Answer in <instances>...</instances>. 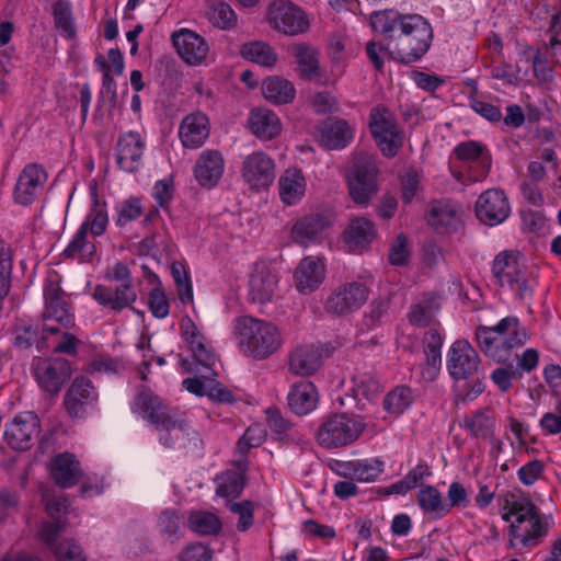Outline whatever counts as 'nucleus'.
Listing matches in <instances>:
<instances>
[{"instance_id": "nucleus-1", "label": "nucleus", "mask_w": 561, "mask_h": 561, "mask_svg": "<svg viewBox=\"0 0 561 561\" xmlns=\"http://www.w3.org/2000/svg\"><path fill=\"white\" fill-rule=\"evenodd\" d=\"M370 26L383 36V45L379 49L407 66L423 58L434 36L432 25L424 16L397 10L373 12Z\"/></svg>"}, {"instance_id": "nucleus-2", "label": "nucleus", "mask_w": 561, "mask_h": 561, "mask_svg": "<svg viewBox=\"0 0 561 561\" xmlns=\"http://www.w3.org/2000/svg\"><path fill=\"white\" fill-rule=\"evenodd\" d=\"M503 508V519L511 522L510 546L514 549L536 546L547 535L548 526L542 523L533 503L507 493Z\"/></svg>"}, {"instance_id": "nucleus-3", "label": "nucleus", "mask_w": 561, "mask_h": 561, "mask_svg": "<svg viewBox=\"0 0 561 561\" xmlns=\"http://www.w3.org/2000/svg\"><path fill=\"white\" fill-rule=\"evenodd\" d=\"M131 409L134 412L145 413L148 421L163 433L160 440L164 446H184L188 440L190 428L185 420L172 413L149 389L141 390L135 397Z\"/></svg>"}, {"instance_id": "nucleus-4", "label": "nucleus", "mask_w": 561, "mask_h": 561, "mask_svg": "<svg viewBox=\"0 0 561 561\" xmlns=\"http://www.w3.org/2000/svg\"><path fill=\"white\" fill-rule=\"evenodd\" d=\"M234 329L240 350L255 359L270 357L282 345L280 332L272 322L243 316L236 319Z\"/></svg>"}, {"instance_id": "nucleus-5", "label": "nucleus", "mask_w": 561, "mask_h": 561, "mask_svg": "<svg viewBox=\"0 0 561 561\" xmlns=\"http://www.w3.org/2000/svg\"><path fill=\"white\" fill-rule=\"evenodd\" d=\"M527 339V332L519 327L516 317H506L494 327L480 325L476 330L480 350L497 363H505L511 351L524 345Z\"/></svg>"}, {"instance_id": "nucleus-6", "label": "nucleus", "mask_w": 561, "mask_h": 561, "mask_svg": "<svg viewBox=\"0 0 561 561\" xmlns=\"http://www.w3.org/2000/svg\"><path fill=\"white\" fill-rule=\"evenodd\" d=\"M366 427L359 415L335 413L330 415L317 431V440L320 446L332 449L348 446L355 443Z\"/></svg>"}, {"instance_id": "nucleus-7", "label": "nucleus", "mask_w": 561, "mask_h": 561, "mask_svg": "<svg viewBox=\"0 0 561 561\" xmlns=\"http://www.w3.org/2000/svg\"><path fill=\"white\" fill-rule=\"evenodd\" d=\"M335 220L333 207L319 206L294 221L289 237L294 243L302 247L320 243L329 236Z\"/></svg>"}, {"instance_id": "nucleus-8", "label": "nucleus", "mask_w": 561, "mask_h": 561, "mask_svg": "<svg viewBox=\"0 0 561 561\" xmlns=\"http://www.w3.org/2000/svg\"><path fill=\"white\" fill-rule=\"evenodd\" d=\"M492 274L500 286L507 285L515 291L518 299L531 296L535 282L519 264L517 256L512 251L499 253L492 265Z\"/></svg>"}, {"instance_id": "nucleus-9", "label": "nucleus", "mask_w": 561, "mask_h": 561, "mask_svg": "<svg viewBox=\"0 0 561 561\" xmlns=\"http://www.w3.org/2000/svg\"><path fill=\"white\" fill-rule=\"evenodd\" d=\"M369 129L382 154L393 158L403 145V137L392 113L385 106L373 107L369 114Z\"/></svg>"}, {"instance_id": "nucleus-10", "label": "nucleus", "mask_w": 561, "mask_h": 561, "mask_svg": "<svg viewBox=\"0 0 561 561\" xmlns=\"http://www.w3.org/2000/svg\"><path fill=\"white\" fill-rule=\"evenodd\" d=\"M378 169L370 156L354 159L347 173L350 195L357 204H366L378 191Z\"/></svg>"}, {"instance_id": "nucleus-11", "label": "nucleus", "mask_w": 561, "mask_h": 561, "mask_svg": "<svg viewBox=\"0 0 561 561\" xmlns=\"http://www.w3.org/2000/svg\"><path fill=\"white\" fill-rule=\"evenodd\" d=\"M446 366L455 381L469 380L477 375H484L478 352L463 339L456 340L449 347Z\"/></svg>"}, {"instance_id": "nucleus-12", "label": "nucleus", "mask_w": 561, "mask_h": 561, "mask_svg": "<svg viewBox=\"0 0 561 561\" xmlns=\"http://www.w3.org/2000/svg\"><path fill=\"white\" fill-rule=\"evenodd\" d=\"M43 502L47 514L55 522H44L38 537L48 547H53L59 534L69 525V517H77V513L70 510L68 497L60 493H43Z\"/></svg>"}, {"instance_id": "nucleus-13", "label": "nucleus", "mask_w": 561, "mask_h": 561, "mask_svg": "<svg viewBox=\"0 0 561 561\" xmlns=\"http://www.w3.org/2000/svg\"><path fill=\"white\" fill-rule=\"evenodd\" d=\"M267 21L274 30L290 36L309 28L306 13L290 1H273L268 7Z\"/></svg>"}, {"instance_id": "nucleus-14", "label": "nucleus", "mask_w": 561, "mask_h": 561, "mask_svg": "<svg viewBox=\"0 0 561 561\" xmlns=\"http://www.w3.org/2000/svg\"><path fill=\"white\" fill-rule=\"evenodd\" d=\"M39 433V417L34 412L25 411L16 414L5 425L4 439L12 449L25 451L34 445Z\"/></svg>"}, {"instance_id": "nucleus-15", "label": "nucleus", "mask_w": 561, "mask_h": 561, "mask_svg": "<svg viewBox=\"0 0 561 561\" xmlns=\"http://www.w3.org/2000/svg\"><path fill=\"white\" fill-rule=\"evenodd\" d=\"M369 291V285L366 283L357 280L345 283L328 297L325 310L337 316L356 311L367 301Z\"/></svg>"}, {"instance_id": "nucleus-16", "label": "nucleus", "mask_w": 561, "mask_h": 561, "mask_svg": "<svg viewBox=\"0 0 561 561\" xmlns=\"http://www.w3.org/2000/svg\"><path fill=\"white\" fill-rule=\"evenodd\" d=\"M44 321H56L64 329L75 327L72 306L68 301L67 294L62 290L58 282L46 280L44 286Z\"/></svg>"}, {"instance_id": "nucleus-17", "label": "nucleus", "mask_w": 561, "mask_h": 561, "mask_svg": "<svg viewBox=\"0 0 561 561\" xmlns=\"http://www.w3.org/2000/svg\"><path fill=\"white\" fill-rule=\"evenodd\" d=\"M45 169L38 163L26 164L18 176L13 199L21 206L32 205L42 193L47 181Z\"/></svg>"}, {"instance_id": "nucleus-18", "label": "nucleus", "mask_w": 561, "mask_h": 561, "mask_svg": "<svg viewBox=\"0 0 561 561\" xmlns=\"http://www.w3.org/2000/svg\"><path fill=\"white\" fill-rule=\"evenodd\" d=\"M511 214L508 198L500 188L484 191L476 202L477 218L484 225L502 224Z\"/></svg>"}, {"instance_id": "nucleus-19", "label": "nucleus", "mask_w": 561, "mask_h": 561, "mask_svg": "<svg viewBox=\"0 0 561 561\" xmlns=\"http://www.w3.org/2000/svg\"><path fill=\"white\" fill-rule=\"evenodd\" d=\"M34 375L39 387L51 394H57L71 376L70 363L61 357L38 360Z\"/></svg>"}, {"instance_id": "nucleus-20", "label": "nucleus", "mask_w": 561, "mask_h": 561, "mask_svg": "<svg viewBox=\"0 0 561 561\" xmlns=\"http://www.w3.org/2000/svg\"><path fill=\"white\" fill-rule=\"evenodd\" d=\"M98 392L87 377H76L68 388L64 405L71 417H83L98 401Z\"/></svg>"}, {"instance_id": "nucleus-21", "label": "nucleus", "mask_w": 561, "mask_h": 561, "mask_svg": "<svg viewBox=\"0 0 561 561\" xmlns=\"http://www.w3.org/2000/svg\"><path fill=\"white\" fill-rule=\"evenodd\" d=\"M146 142L138 131L129 130L119 135L115 157L118 168L125 172H136L142 164Z\"/></svg>"}, {"instance_id": "nucleus-22", "label": "nucleus", "mask_w": 561, "mask_h": 561, "mask_svg": "<svg viewBox=\"0 0 561 561\" xmlns=\"http://www.w3.org/2000/svg\"><path fill=\"white\" fill-rule=\"evenodd\" d=\"M180 330L182 337L190 345L196 365L205 368L209 375H216L213 368L216 362L215 354L206 346L205 337L191 317L184 316L182 318Z\"/></svg>"}, {"instance_id": "nucleus-23", "label": "nucleus", "mask_w": 561, "mask_h": 561, "mask_svg": "<svg viewBox=\"0 0 561 561\" xmlns=\"http://www.w3.org/2000/svg\"><path fill=\"white\" fill-rule=\"evenodd\" d=\"M172 44L179 56L191 66H197L206 58L209 46L196 32L181 28L172 34Z\"/></svg>"}, {"instance_id": "nucleus-24", "label": "nucleus", "mask_w": 561, "mask_h": 561, "mask_svg": "<svg viewBox=\"0 0 561 561\" xmlns=\"http://www.w3.org/2000/svg\"><path fill=\"white\" fill-rule=\"evenodd\" d=\"M242 176L253 188L267 187L275 178L274 162L262 151L253 152L243 161Z\"/></svg>"}, {"instance_id": "nucleus-25", "label": "nucleus", "mask_w": 561, "mask_h": 561, "mask_svg": "<svg viewBox=\"0 0 561 561\" xmlns=\"http://www.w3.org/2000/svg\"><path fill=\"white\" fill-rule=\"evenodd\" d=\"M462 208L451 199L434 201L427 215L428 224L440 233L455 232L462 225Z\"/></svg>"}, {"instance_id": "nucleus-26", "label": "nucleus", "mask_w": 561, "mask_h": 561, "mask_svg": "<svg viewBox=\"0 0 561 561\" xmlns=\"http://www.w3.org/2000/svg\"><path fill=\"white\" fill-rule=\"evenodd\" d=\"M454 154L460 161L476 164L472 171L473 181H482L488 176L491 170L492 157L488 147L482 142L476 140L459 142L454 148Z\"/></svg>"}, {"instance_id": "nucleus-27", "label": "nucleus", "mask_w": 561, "mask_h": 561, "mask_svg": "<svg viewBox=\"0 0 561 561\" xmlns=\"http://www.w3.org/2000/svg\"><path fill=\"white\" fill-rule=\"evenodd\" d=\"M92 296L99 305L114 312H121L127 308L134 310L133 305L137 299L133 284L118 285L115 288L98 284Z\"/></svg>"}, {"instance_id": "nucleus-28", "label": "nucleus", "mask_w": 561, "mask_h": 561, "mask_svg": "<svg viewBox=\"0 0 561 561\" xmlns=\"http://www.w3.org/2000/svg\"><path fill=\"white\" fill-rule=\"evenodd\" d=\"M317 134L321 146L329 150L345 148L354 137V130L345 119L333 117L321 122Z\"/></svg>"}, {"instance_id": "nucleus-29", "label": "nucleus", "mask_w": 561, "mask_h": 561, "mask_svg": "<svg viewBox=\"0 0 561 561\" xmlns=\"http://www.w3.org/2000/svg\"><path fill=\"white\" fill-rule=\"evenodd\" d=\"M49 471L55 483L62 489L77 485L83 474L79 460L69 453L56 455L49 462Z\"/></svg>"}, {"instance_id": "nucleus-30", "label": "nucleus", "mask_w": 561, "mask_h": 561, "mask_svg": "<svg viewBox=\"0 0 561 561\" xmlns=\"http://www.w3.org/2000/svg\"><path fill=\"white\" fill-rule=\"evenodd\" d=\"M383 462L377 458L334 462L339 476L358 482H373L383 472Z\"/></svg>"}, {"instance_id": "nucleus-31", "label": "nucleus", "mask_w": 561, "mask_h": 561, "mask_svg": "<svg viewBox=\"0 0 561 561\" xmlns=\"http://www.w3.org/2000/svg\"><path fill=\"white\" fill-rule=\"evenodd\" d=\"M209 118L202 112H194L186 115L179 129V136L183 146L191 149L202 147L209 137Z\"/></svg>"}, {"instance_id": "nucleus-32", "label": "nucleus", "mask_w": 561, "mask_h": 561, "mask_svg": "<svg viewBox=\"0 0 561 561\" xmlns=\"http://www.w3.org/2000/svg\"><path fill=\"white\" fill-rule=\"evenodd\" d=\"M324 275L323 261L318 256H306L300 261L294 274L296 288L302 294H309L321 285Z\"/></svg>"}, {"instance_id": "nucleus-33", "label": "nucleus", "mask_w": 561, "mask_h": 561, "mask_svg": "<svg viewBox=\"0 0 561 561\" xmlns=\"http://www.w3.org/2000/svg\"><path fill=\"white\" fill-rule=\"evenodd\" d=\"M225 162L217 150H205L198 157L194 175L199 185L211 188L217 185L222 176Z\"/></svg>"}, {"instance_id": "nucleus-34", "label": "nucleus", "mask_w": 561, "mask_h": 561, "mask_svg": "<svg viewBox=\"0 0 561 561\" xmlns=\"http://www.w3.org/2000/svg\"><path fill=\"white\" fill-rule=\"evenodd\" d=\"M278 278L266 265H256L250 275L249 295L252 302L266 304L271 301Z\"/></svg>"}, {"instance_id": "nucleus-35", "label": "nucleus", "mask_w": 561, "mask_h": 561, "mask_svg": "<svg viewBox=\"0 0 561 561\" xmlns=\"http://www.w3.org/2000/svg\"><path fill=\"white\" fill-rule=\"evenodd\" d=\"M287 400L291 412L300 416L306 415L317 407V388L311 381L300 380L291 386Z\"/></svg>"}, {"instance_id": "nucleus-36", "label": "nucleus", "mask_w": 561, "mask_h": 561, "mask_svg": "<svg viewBox=\"0 0 561 561\" xmlns=\"http://www.w3.org/2000/svg\"><path fill=\"white\" fill-rule=\"evenodd\" d=\"M251 131L261 139L271 140L278 136L282 124L277 115L267 108H253L248 119Z\"/></svg>"}, {"instance_id": "nucleus-37", "label": "nucleus", "mask_w": 561, "mask_h": 561, "mask_svg": "<svg viewBox=\"0 0 561 561\" xmlns=\"http://www.w3.org/2000/svg\"><path fill=\"white\" fill-rule=\"evenodd\" d=\"M321 366V354L312 345L295 348L288 359L289 370L297 376L313 375Z\"/></svg>"}, {"instance_id": "nucleus-38", "label": "nucleus", "mask_w": 561, "mask_h": 561, "mask_svg": "<svg viewBox=\"0 0 561 561\" xmlns=\"http://www.w3.org/2000/svg\"><path fill=\"white\" fill-rule=\"evenodd\" d=\"M376 237L373 221L364 217L353 219L344 232V240L351 251H362Z\"/></svg>"}, {"instance_id": "nucleus-39", "label": "nucleus", "mask_w": 561, "mask_h": 561, "mask_svg": "<svg viewBox=\"0 0 561 561\" xmlns=\"http://www.w3.org/2000/svg\"><path fill=\"white\" fill-rule=\"evenodd\" d=\"M278 185L280 199L287 205L298 203L305 195L306 180L299 169H287L279 178Z\"/></svg>"}, {"instance_id": "nucleus-40", "label": "nucleus", "mask_w": 561, "mask_h": 561, "mask_svg": "<svg viewBox=\"0 0 561 561\" xmlns=\"http://www.w3.org/2000/svg\"><path fill=\"white\" fill-rule=\"evenodd\" d=\"M264 98L276 105L291 103L296 96V89L291 81L278 77H267L262 83Z\"/></svg>"}, {"instance_id": "nucleus-41", "label": "nucleus", "mask_w": 561, "mask_h": 561, "mask_svg": "<svg viewBox=\"0 0 561 561\" xmlns=\"http://www.w3.org/2000/svg\"><path fill=\"white\" fill-rule=\"evenodd\" d=\"M431 476L432 471L430 467L425 463H420L411 469L403 479L381 491H411L413 489H419L420 491H437L435 486L428 483Z\"/></svg>"}, {"instance_id": "nucleus-42", "label": "nucleus", "mask_w": 561, "mask_h": 561, "mask_svg": "<svg viewBox=\"0 0 561 561\" xmlns=\"http://www.w3.org/2000/svg\"><path fill=\"white\" fill-rule=\"evenodd\" d=\"M460 425L467 428L473 437L488 439L494 432L495 417L492 410L486 407L465 416Z\"/></svg>"}, {"instance_id": "nucleus-43", "label": "nucleus", "mask_w": 561, "mask_h": 561, "mask_svg": "<svg viewBox=\"0 0 561 561\" xmlns=\"http://www.w3.org/2000/svg\"><path fill=\"white\" fill-rule=\"evenodd\" d=\"M293 55L298 65L299 76L306 80H312L319 75V53L307 44L293 46Z\"/></svg>"}, {"instance_id": "nucleus-44", "label": "nucleus", "mask_w": 561, "mask_h": 561, "mask_svg": "<svg viewBox=\"0 0 561 561\" xmlns=\"http://www.w3.org/2000/svg\"><path fill=\"white\" fill-rule=\"evenodd\" d=\"M95 253V245L88 240L85 226L79 227L72 240L62 251L61 256L65 260L78 259L80 262H90Z\"/></svg>"}, {"instance_id": "nucleus-45", "label": "nucleus", "mask_w": 561, "mask_h": 561, "mask_svg": "<svg viewBox=\"0 0 561 561\" xmlns=\"http://www.w3.org/2000/svg\"><path fill=\"white\" fill-rule=\"evenodd\" d=\"M108 225V215L106 203L100 202L96 191L93 192V204L80 227L85 226V232H90L94 237L102 236Z\"/></svg>"}, {"instance_id": "nucleus-46", "label": "nucleus", "mask_w": 561, "mask_h": 561, "mask_svg": "<svg viewBox=\"0 0 561 561\" xmlns=\"http://www.w3.org/2000/svg\"><path fill=\"white\" fill-rule=\"evenodd\" d=\"M12 344L20 351L30 350L34 344L39 348V343L46 340L45 335H41L38 328L24 320H18L12 328Z\"/></svg>"}, {"instance_id": "nucleus-47", "label": "nucleus", "mask_w": 561, "mask_h": 561, "mask_svg": "<svg viewBox=\"0 0 561 561\" xmlns=\"http://www.w3.org/2000/svg\"><path fill=\"white\" fill-rule=\"evenodd\" d=\"M187 525L192 531L202 536H216L222 528L220 518L216 514L206 511L192 512Z\"/></svg>"}, {"instance_id": "nucleus-48", "label": "nucleus", "mask_w": 561, "mask_h": 561, "mask_svg": "<svg viewBox=\"0 0 561 561\" xmlns=\"http://www.w3.org/2000/svg\"><path fill=\"white\" fill-rule=\"evenodd\" d=\"M240 55L252 62L264 67H272L277 60L273 47L264 42L245 43L240 48Z\"/></svg>"}, {"instance_id": "nucleus-49", "label": "nucleus", "mask_w": 561, "mask_h": 561, "mask_svg": "<svg viewBox=\"0 0 561 561\" xmlns=\"http://www.w3.org/2000/svg\"><path fill=\"white\" fill-rule=\"evenodd\" d=\"M55 27L66 39L76 37L77 30L72 16L71 4L68 0H58L53 5Z\"/></svg>"}, {"instance_id": "nucleus-50", "label": "nucleus", "mask_w": 561, "mask_h": 561, "mask_svg": "<svg viewBox=\"0 0 561 561\" xmlns=\"http://www.w3.org/2000/svg\"><path fill=\"white\" fill-rule=\"evenodd\" d=\"M439 309V304L434 297H426L420 302L414 304L408 314L411 324L425 328L428 327Z\"/></svg>"}, {"instance_id": "nucleus-51", "label": "nucleus", "mask_w": 561, "mask_h": 561, "mask_svg": "<svg viewBox=\"0 0 561 561\" xmlns=\"http://www.w3.org/2000/svg\"><path fill=\"white\" fill-rule=\"evenodd\" d=\"M413 391L408 386H398L383 399V408L391 414L403 413L413 402Z\"/></svg>"}, {"instance_id": "nucleus-52", "label": "nucleus", "mask_w": 561, "mask_h": 561, "mask_svg": "<svg viewBox=\"0 0 561 561\" xmlns=\"http://www.w3.org/2000/svg\"><path fill=\"white\" fill-rule=\"evenodd\" d=\"M106 99L110 102V113H112L117 104V85L110 72L103 73L102 88L99 92L98 104L92 116L94 123H100L102 121L103 115L101 110Z\"/></svg>"}, {"instance_id": "nucleus-53", "label": "nucleus", "mask_w": 561, "mask_h": 561, "mask_svg": "<svg viewBox=\"0 0 561 561\" xmlns=\"http://www.w3.org/2000/svg\"><path fill=\"white\" fill-rule=\"evenodd\" d=\"M227 508L238 517L237 529L241 533L248 531L254 523L255 504L251 501H228Z\"/></svg>"}, {"instance_id": "nucleus-54", "label": "nucleus", "mask_w": 561, "mask_h": 561, "mask_svg": "<svg viewBox=\"0 0 561 561\" xmlns=\"http://www.w3.org/2000/svg\"><path fill=\"white\" fill-rule=\"evenodd\" d=\"M209 22L221 30H228L236 25L237 15L228 3L218 1L213 3L207 11Z\"/></svg>"}, {"instance_id": "nucleus-55", "label": "nucleus", "mask_w": 561, "mask_h": 561, "mask_svg": "<svg viewBox=\"0 0 561 561\" xmlns=\"http://www.w3.org/2000/svg\"><path fill=\"white\" fill-rule=\"evenodd\" d=\"M216 481V491H242L245 488L244 465L239 461L236 469L222 472L217 477Z\"/></svg>"}, {"instance_id": "nucleus-56", "label": "nucleus", "mask_w": 561, "mask_h": 561, "mask_svg": "<svg viewBox=\"0 0 561 561\" xmlns=\"http://www.w3.org/2000/svg\"><path fill=\"white\" fill-rule=\"evenodd\" d=\"M425 346L424 353L426 357V364L430 369L434 371L438 370L442 365V353L443 340L436 330H430L425 333Z\"/></svg>"}, {"instance_id": "nucleus-57", "label": "nucleus", "mask_w": 561, "mask_h": 561, "mask_svg": "<svg viewBox=\"0 0 561 561\" xmlns=\"http://www.w3.org/2000/svg\"><path fill=\"white\" fill-rule=\"evenodd\" d=\"M417 503L424 514L443 517L448 513V504L442 493H417Z\"/></svg>"}, {"instance_id": "nucleus-58", "label": "nucleus", "mask_w": 561, "mask_h": 561, "mask_svg": "<svg viewBox=\"0 0 561 561\" xmlns=\"http://www.w3.org/2000/svg\"><path fill=\"white\" fill-rule=\"evenodd\" d=\"M13 262V250L0 239V295L9 294Z\"/></svg>"}, {"instance_id": "nucleus-59", "label": "nucleus", "mask_w": 561, "mask_h": 561, "mask_svg": "<svg viewBox=\"0 0 561 561\" xmlns=\"http://www.w3.org/2000/svg\"><path fill=\"white\" fill-rule=\"evenodd\" d=\"M390 310V298L382 297L374 299L369 305V311L365 313L363 325L367 330H371L382 323V320L388 317Z\"/></svg>"}, {"instance_id": "nucleus-60", "label": "nucleus", "mask_w": 561, "mask_h": 561, "mask_svg": "<svg viewBox=\"0 0 561 561\" xmlns=\"http://www.w3.org/2000/svg\"><path fill=\"white\" fill-rule=\"evenodd\" d=\"M266 438V430L262 424H252L237 443V449L241 456H245L251 448H256Z\"/></svg>"}, {"instance_id": "nucleus-61", "label": "nucleus", "mask_w": 561, "mask_h": 561, "mask_svg": "<svg viewBox=\"0 0 561 561\" xmlns=\"http://www.w3.org/2000/svg\"><path fill=\"white\" fill-rule=\"evenodd\" d=\"M116 226L124 227L129 221H134L142 215L141 202L138 197H129L116 206Z\"/></svg>"}, {"instance_id": "nucleus-62", "label": "nucleus", "mask_w": 561, "mask_h": 561, "mask_svg": "<svg viewBox=\"0 0 561 561\" xmlns=\"http://www.w3.org/2000/svg\"><path fill=\"white\" fill-rule=\"evenodd\" d=\"M152 278L157 280V286L153 287L149 294V309L153 317L163 319L169 314L170 305L169 300L161 288V284L157 275H152Z\"/></svg>"}, {"instance_id": "nucleus-63", "label": "nucleus", "mask_w": 561, "mask_h": 561, "mask_svg": "<svg viewBox=\"0 0 561 561\" xmlns=\"http://www.w3.org/2000/svg\"><path fill=\"white\" fill-rule=\"evenodd\" d=\"M410 254L408 238L403 233H399L389 248V263L393 266H405Z\"/></svg>"}, {"instance_id": "nucleus-64", "label": "nucleus", "mask_w": 561, "mask_h": 561, "mask_svg": "<svg viewBox=\"0 0 561 561\" xmlns=\"http://www.w3.org/2000/svg\"><path fill=\"white\" fill-rule=\"evenodd\" d=\"M178 561H213V551L207 545L192 542L181 550Z\"/></svg>"}]
</instances>
